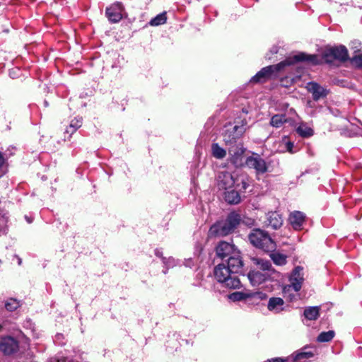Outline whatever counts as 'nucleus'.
Segmentation results:
<instances>
[{
  "label": "nucleus",
  "instance_id": "f257e3e1",
  "mask_svg": "<svg viewBox=\"0 0 362 362\" xmlns=\"http://www.w3.org/2000/svg\"><path fill=\"white\" fill-rule=\"evenodd\" d=\"M306 61L313 64H317L318 59L315 55H307L304 53H299L292 57H288L286 60L279 63L276 65L269 66L262 69L254 76L250 81L252 83H262L266 81L273 73L277 72L286 66L293 64L297 62Z\"/></svg>",
  "mask_w": 362,
  "mask_h": 362
},
{
  "label": "nucleus",
  "instance_id": "f03ea898",
  "mask_svg": "<svg viewBox=\"0 0 362 362\" xmlns=\"http://www.w3.org/2000/svg\"><path fill=\"white\" fill-rule=\"evenodd\" d=\"M250 243L256 247L261 248L267 252H272L276 248V243L264 231L260 229H253L249 234Z\"/></svg>",
  "mask_w": 362,
  "mask_h": 362
},
{
  "label": "nucleus",
  "instance_id": "7ed1b4c3",
  "mask_svg": "<svg viewBox=\"0 0 362 362\" xmlns=\"http://www.w3.org/2000/svg\"><path fill=\"white\" fill-rule=\"evenodd\" d=\"M230 270L224 264H219L214 269V276L217 281L229 288H236L240 286V280L231 275Z\"/></svg>",
  "mask_w": 362,
  "mask_h": 362
},
{
  "label": "nucleus",
  "instance_id": "20e7f679",
  "mask_svg": "<svg viewBox=\"0 0 362 362\" xmlns=\"http://www.w3.org/2000/svg\"><path fill=\"white\" fill-rule=\"evenodd\" d=\"M304 269L300 266L296 267L289 275L288 280L290 285L284 287V293H286L291 287L296 292L299 291L304 281Z\"/></svg>",
  "mask_w": 362,
  "mask_h": 362
},
{
  "label": "nucleus",
  "instance_id": "39448f33",
  "mask_svg": "<svg viewBox=\"0 0 362 362\" xmlns=\"http://www.w3.org/2000/svg\"><path fill=\"white\" fill-rule=\"evenodd\" d=\"M245 131V127L238 125H228L223 133V140L226 146H230L236 142L238 139Z\"/></svg>",
  "mask_w": 362,
  "mask_h": 362
},
{
  "label": "nucleus",
  "instance_id": "423d86ee",
  "mask_svg": "<svg viewBox=\"0 0 362 362\" xmlns=\"http://www.w3.org/2000/svg\"><path fill=\"white\" fill-rule=\"evenodd\" d=\"M246 165L250 168L254 169L257 175L269 172L270 168V163L257 154L248 157Z\"/></svg>",
  "mask_w": 362,
  "mask_h": 362
},
{
  "label": "nucleus",
  "instance_id": "0eeeda50",
  "mask_svg": "<svg viewBox=\"0 0 362 362\" xmlns=\"http://www.w3.org/2000/svg\"><path fill=\"white\" fill-rule=\"evenodd\" d=\"M217 182L220 189L227 191L233 187L236 182H239V178L230 173L221 172L218 174Z\"/></svg>",
  "mask_w": 362,
  "mask_h": 362
},
{
  "label": "nucleus",
  "instance_id": "6e6552de",
  "mask_svg": "<svg viewBox=\"0 0 362 362\" xmlns=\"http://www.w3.org/2000/svg\"><path fill=\"white\" fill-rule=\"evenodd\" d=\"M230 160L235 165H240L243 163L245 149L242 144L235 143L228 146V148Z\"/></svg>",
  "mask_w": 362,
  "mask_h": 362
},
{
  "label": "nucleus",
  "instance_id": "1a4fd4ad",
  "mask_svg": "<svg viewBox=\"0 0 362 362\" xmlns=\"http://www.w3.org/2000/svg\"><path fill=\"white\" fill-rule=\"evenodd\" d=\"M324 56L327 61L332 59L345 61L348 58V51L344 46L332 47L325 52Z\"/></svg>",
  "mask_w": 362,
  "mask_h": 362
},
{
  "label": "nucleus",
  "instance_id": "9d476101",
  "mask_svg": "<svg viewBox=\"0 0 362 362\" xmlns=\"http://www.w3.org/2000/svg\"><path fill=\"white\" fill-rule=\"evenodd\" d=\"M266 294L262 292L236 291L228 295V298L233 301H240L249 298L262 300L266 298Z\"/></svg>",
  "mask_w": 362,
  "mask_h": 362
},
{
  "label": "nucleus",
  "instance_id": "9b49d317",
  "mask_svg": "<svg viewBox=\"0 0 362 362\" xmlns=\"http://www.w3.org/2000/svg\"><path fill=\"white\" fill-rule=\"evenodd\" d=\"M247 276L250 283L253 286H259L268 279L275 278V276H270L268 272H263L258 269L250 271L248 273Z\"/></svg>",
  "mask_w": 362,
  "mask_h": 362
},
{
  "label": "nucleus",
  "instance_id": "f8f14e48",
  "mask_svg": "<svg viewBox=\"0 0 362 362\" xmlns=\"http://www.w3.org/2000/svg\"><path fill=\"white\" fill-rule=\"evenodd\" d=\"M307 349V348H305L293 352L291 355L287 356V362H307L315 355L314 351Z\"/></svg>",
  "mask_w": 362,
  "mask_h": 362
},
{
  "label": "nucleus",
  "instance_id": "ddd939ff",
  "mask_svg": "<svg viewBox=\"0 0 362 362\" xmlns=\"http://www.w3.org/2000/svg\"><path fill=\"white\" fill-rule=\"evenodd\" d=\"M231 227L226 221H221L213 225L209 231L210 236H225L232 232Z\"/></svg>",
  "mask_w": 362,
  "mask_h": 362
},
{
  "label": "nucleus",
  "instance_id": "4468645a",
  "mask_svg": "<svg viewBox=\"0 0 362 362\" xmlns=\"http://www.w3.org/2000/svg\"><path fill=\"white\" fill-rule=\"evenodd\" d=\"M122 13L123 6L119 2L114 4L106 10L107 18L110 21L114 23H117L122 19L123 15Z\"/></svg>",
  "mask_w": 362,
  "mask_h": 362
},
{
  "label": "nucleus",
  "instance_id": "2eb2a0df",
  "mask_svg": "<svg viewBox=\"0 0 362 362\" xmlns=\"http://www.w3.org/2000/svg\"><path fill=\"white\" fill-rule=\"evenodd\" d=\"M265 225L273 229H277L282 226L283 219L280 214L275 211L269 212L266 215Z\"/></svg>",
  "mask_w": 362,
  "mask_h": 362
},
{
  "label": "nucleus",
  "instance_id": "dca6fc26",
  "mask_svg": "<svg viewBox=\"0 0 362 362\" xmlns=\"http://www.w3.org/2000/svg\"><path fill=\"white\" fill-rule=\"evenodd\" d=\"M305 221V216L303 213L295 211L291 213L288 221L293 229L300 230L302 229L303 225Z\"/></svg>",
  "mask_w": 362,
  "mask_h": 362
},
{
  "label": "nucleus",
  "instance_id": "f3484780",
  "mask_svg": "<svg viewBox=\"0 0 362 362\" xmlns=\"http://www.w3.org/2000/svg\"><path fill=\"white\" fill-rule=\"evenodd\" d=\"M236 250L233 245L226 242H221L216 247V254L221 258L231 256Z\"/></svg>",
  "mask_w": 362,
  "mask_h": 362
},
{
  "label": "nucleus",
  "instance_id": "a211bd4d",
  "mask_svg": "<svg viewBox=\"0 0 362 362\" xmlns=\"http://www.w3.org/2000/svg\"><path fill=\"white\" fill-rule=\"evenodd\" d=\"M308 90L312 93L313 99L317 100L327 95V90L317 83L311 82L308 83L306 86Z\"/></svg>",
  "mask_w": 362,
  "mask_h": 362
},
{
  "label": "nucleus",
  "instance_id": "6ab92c4d",
  "mask_svg": "<svg viewBox=\"0 0 362 362\" xmlns=\"http://www.w3.org/2000/svg\"><path fill=\"white\" fill-rule=\"evenodd\" d=\"M253 262L257 265L258 270L263 272H268L270 276L275 277L277 276L278 274L272 268V264L269 261L259 258H254Z\"/></svg>",
  "mask_w": 362,
  "mask_h": 362
},
{
  "label": "nucleus",
  "instance_id": "aec40b11",
  "mask_svg": "<svg viewBox=\"0 0 362 362\" xmlns=\"http://www.w3.org/2000/svg\"><path fill=\"white\" fill-rule=\"evenodd\" d=\"M243 266L240 252H235L233 255L230 256L228 260V268L232 273H237Z\"/></svg>",
  "mask_w": 362,
  "mask_h": 362
},
{
  "label": "nucleus",
  "instance_id": "412c9836",
  "mask_svg": "<svg viewBox=\"0 0 362 362\" xmlns=\"http://www.w3.org/2000/svg\"><path fill=\"white\" fill-rule=\"evenodd\" d=\"M18 349V341H0V350L4 354L15 353Z\"/></svg>",
  "mask_w": 362,
  "mask_h": 362
},
{
  "label": "nucleus",
  "instance_id": "4be33fe9",
  "mask_svg": "<svg viewBox=\"0 0 362 362\" xmlns=\"http://www.w3.org/2000/svg\"><path fill=\"white\" fill-rule=\"evenodd\" d=\"M360 47L361 43L358 42H353L352 49H354V51L351 62L356 66L362 67V51Z\"/></svg>",
  "mask_w": 362,
  "mask_h": 362
},
{
  "label": "nucleus",
  "instance_id": "5701e85b",
  "mask_svg": "<svg viewBox=\"0 0 362 362\" xmlns=\"http://www.w3.org/2000/svg\"><path fill=\"white\" fill-rule=\"evenodd\" d=\"M284 301L281 298H271L269 300L267 308L269 310L274 313H280L283 310Z\"/></svg>",
  "mask_w": 362,
  "mask_h": 362
},
{
  "label": "nucleus",
  "instance_id": "b1692460",
  "mask_svg": "<svg viewBox=\"0 0 362 362\" xmlns=\"http://www.w3.org/2000/svg\"><path fill=\"white\" fill-rule=\"evenodd\" d=\"M225 199L230 204H238L240 201V196L237 190L229 189L225 192Z\"/></svg>",
  "mask_w": 362,
  "mask_h": 362
},
{
  "label": "nucleus",
  "instance_id": "393cba45",
  "mask_svg": "<svg viewBox=\"0 0 362 362\" xmlns=\"http://www.w3.org/2000/svg\"><path fill=\"white\" fill-rule=\"evenodd\" d=\"M211 154L217 159H223L226 156V151L221 147L218 144L214 143L211 145Z\"/></svg>",
  "mask_w": 362,
  "mask_h": 362
},
{
  "label": "nucleus",
  "instance_id": "a878e982",
  "mask_svg": "<svg viewBox=\"0 0 362 362\" xmlns=\"http://www.w3.org/2000/svg\"><path fill=\"white\" fill-rule=\"evenodd\" d=\"M304 316L309 320H315L319 317V308L308 307L304 310Z\"/></svg>",
  "mask_w": 362,
  "mask_h": 362
},
{
  "label": "nucleus",
  "instance_id": "bb28decb",
  "mask_svg": "<svg viewBox=\"0 0 362 362\" xmlns=\"http://www.w3.org/2000/svg\"><path fill=\"white\" fill-rule=\"evenodd\" d=\"M270 257L274 263L279 266H282L287 262V256L279 252H272L270 254Z\"/></svg>",
  "mask_w": 362,
  "mask_h": 362
},
{
  "label": "nucleus",
  "instance_id": "cd10ccee",
  "mask_svg": "<svg viewBox=\"0 0 362 362\" xmlns=\"http://www.w3.org/2000/svg\"><path fill=\"white\" fill-rule=\"evenodd\" d=\"M287 122L288 119L284 115H275L272 117L270 124L274 127L279 128Z\"/></svg>",
  "mask_w": 362,
  "mask_h": 362
},
{
  "label": "nucleus",
  "instance_id": "c85d7f7f",
  "mask_svg": "<svg viewBox=\"0 0 362 362\" xmlns=\"http://www.w3.org/2000/svg\"><path fill=\"white\" fill-rule=\"evenodd\" d=\"M296 131L303 137H309L313 134V130L305 124H300Z\"/></svg>",
  "mask_w": 362,
  "mask_h": 362
},
{
  "label": "nucleus",
  "instance_id": "c756f323",
  "mask_svg": "<svg viewBox=\"0 0 362 362\" xmlns=\"http://www.w3.org/2000/svg\"><path fill=\"white\" fill-rule=\"evenodd\" d=\"M240 221V217L238 214L231 213L228 215L227 219L225 221L230 227H231L232 230L239 224Z\"/></svg>",
  "mask_w": 362,
  "mask_h": 362
},
{
  "label": "nucleus",
  "instance_id": "7c9ffc66",
  "mask_svg": "<svg viewBox=\"0 0 362 362\" xmlns=\"http://www.w3.org/2000/svg\"><path fill=\"white\" fill-rule=\"evenodd\" d=\"M167 16L166 12H163L158 15H157L155 18H152L149 22V24L151 26H158L160 25H163L166 23Z\"/></svg>",
  "mask_w": 362,
  "mask_h": 362
},
{
  "label": "nucleus",
  "instance_id": "2f4dec72",
  "mask_svg": "<svg viewBox=\"0 0 362 362\" xmlns=\"http://www.w3.org/2000/svg\"><path fill=\"white\" fill-rule=\"evenodd\" d=\"M19 306V301L14 298H10L7 300L5 303V308L8 311L16 310Z\"/></svg>",
  "mask_w": 362,
  "mask_h": 362
},
{
  "label": "nucleus",
  "instance_id": "473e14b6",
  "mask_svg": "<svg viewBox=\"0 0 362 362\" xmlns=\"http://www.w3.org/2000/svg\"><path fill=\"white\" fill-rule=\"evenodd\" d=\"M335 337L334 331L329 330L328 332H322L317 337V339H332Z\"/></svg>",
  "mask_w": 362,
  "mask_h": 362
},
{
  "label": "nucleus",
  "instance_id": "72a5a7b5",
  "mask_svg": "<svg viewBox=\"0 0 362 362\" xmlns=\"http://www.w3.org/2000/svg\"><path fill=\"white\" fill-rule=\"evenodd\" d=\"M82 119L81 118H76L73 119L70 123V128H72V132L76 131L78 128L81 126Z\"/></svg>",
  "mask_w": 362,
  "mask_h": 362
},
{
  "label": "nucleus",
  "instance_id": "f704fd0d",
  "mask_svg": "<svg viewBox=\"0 0 362 362\" xmlns=\"http://www.w3.org/2000/svg\"><path fill=\"white\" fill-rule=\"evenodd\" d=\"M163 264L168 268L173 267L176 264L175 259L171 257H170L168 258L163 257Z\"/></svg>",
  "mask_w": 362,
  "mask_h": 362
},
{
  "label": "nucleus",
  "instance_id": "c9c22d12",
  "mask_svg": "<svg viewBox=\"0 0 362 362\" xmlns=\"http://www.w3.org/2000/svg\"><path fill=\"white\" fill-rule=\"evenodd\" d=\"M4 158L1 154H0V177L5 173V167H4Z\"/></svg>",
  "mask_w": 362,
  "mask_h": 362
},
{
  "label": "nucleus",
  "instance_id": "e433bc0d",
  "mask_svg": "<svg viewBox=\"0 0 362 362\" xmlns=\"http://www.w3.org/2000/svg\"><path fill=\"white\" fill-rule=\"evenodd\" d=\"M238 178H239V181L240 180V182H241L242 187H241V188H239V184H237L236 187L238 188V190H240V191L241 189L245 190L248 187L247 182L243 177H238Z\"/></svg>",
  "mask_w": 362,
  "mask_h": 362
},
{
  "label": "nucleus",
  "instance_id": "4c0bfd02",
  "mask_svg": "<svg viewBox=\"0 0 362 362\" xmlns=\"http://www.w3.org/2000/svg\"><path fill=\"white\" fill-rule=\"evenodd\" d=\"M269 362H287V357H276L267 360Z\"/></svg>",
  "mask_w": 362,
  "mask_h": 362
},
{
  "label": "nucleus",
  "instance_id": "58836bf2",
  "mask_svg": "<svg viewBox=\"0 0 362 362\" xmlns=\"http://www.w3.org/2000/svg\"><path fill=\"white\" fill-rule=\"evenodd\" d=\"M286 146L287 151H289L290 153H293L292 148L293 147V144L291 141H286Z\"/></svg>",
  "mask_w": 362,
  "mask_h": 362
},
{
  "label": "nucleus",
  "instance_id": "ea45409f",
  "mask_svg": "<svg viewBox=\"0 0 362 362\" xmlns=\"http://www.w3.org/2000/svg\"><path fill=\"white\" fill-rule=\"evenodd\" d=\"M6 226V220L4 218H1L0 220V230H3Z\"/></svg>",
  "mask_w": 362,
  "mask_h": 362
},
{
  "label": "nucleus",
  "instance_id": "a19ab883",
  "mask_svg": "<svg viewBox=\"0 0 362 362\" xmlns=\"http://www.w3.org/2000/svg\"><path fill=\"white\" fill-rule=\"evenodd\" d=\"M156 254L157 256H161L160 252H158V251H157Z\"/></svg>",
  "mask_w": 362,
  "mask_h": 362
},
{
  "label": "nucleus",
  "instance_id": "79ce46f5",
  "mask_svg": "<svg viewBox=\"0 0 362 362\" xmlns=\"http://www.w3.org/2000/svg\"><path fill=\"white\" fill-rule=\"evenodd\" d=\"M6 339L11 340V339H13V337H8Z\"/></svg>",
  "mask_w": 362,
  "mask_h": 362
}]
</instances>
